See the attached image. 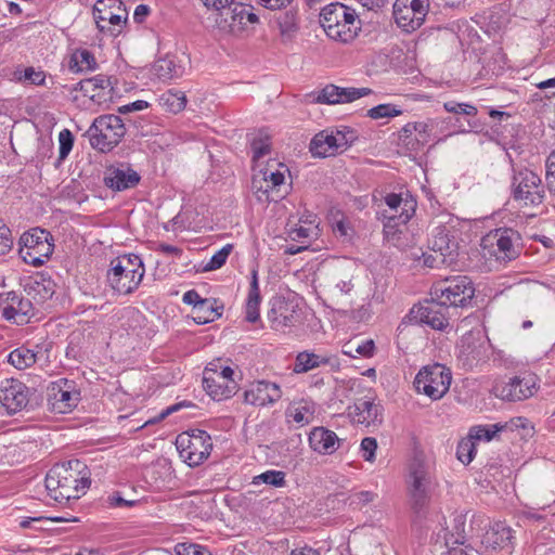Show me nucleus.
I'll list each match as a JSON object with an SVG mask.
<instances>
[{"label":"nucleus","instance_id":"obj_51","mask_svg":"<svg viewBox=\"0 0 555 555\" xmlns=\"http://www.w3.org/2000/svg\"><path fill=\"white\" fill-rule=\"evenodd\" d=\"M335 142V147L338 150L347 149L354 141L356 135L354 131L345 127L343 130H336L333 132Z\"/></svg>","mask_w":555,"mask_h":555},{"label":"nucleus","instance_id":"obj_40","mask_svg":"<svg viewBox=\"0 0 555 555\" xmlns=\"http://www.w3.org/2000/svg\"><path fill=\"white\" fill-rule=\"evenodd\" d=\"M512 539L511 528L503 524H495L491 531L487 532V542L491 545L503 547Z\"/></svg>","mask_w":555,"mask_h":555},{"label":"nucleus","instance_id":"obj_55","mask_svg":"<svg viewBox=\"0 0 555 555\" xmlns=\"http://www.w3.org/2000/svg\"><path fill=\"white\" fill-rule=\"evenodd\" d=\"M47 520H51V521H55V522H64V521H68L69 519L66 517H62V516H60V517H43V516L26 517L21 520L20 526L23 529H28V528L41 529V527H37L35 525L41 524Z\"/></svg>","mask_w":555,"mask_h":555},{"label":"nucleus","instance_id":"obj_6","mask_svg":"<svg viewBox=\"0 0 555 555\" xmlns=\"http://www.w3.org/2000/svg\"><path fill=\"white\" fill-rule=\"evenodd\" d=\"M49 231L34 228L22 234L18 241V254L24 262L34 267L42 266L52 255L54 245Z\"/></svg>","mask_w":555,"mask_h":555},{"label":"nucleus","instance_id":"obj_41","mask_svg":"<svg viewBox=\"0 0 555 555\" xmlns=\"http://www.w3.org/2000/svg\"><path fill=\"white\" fill-rule=\"evenodd\" d=\"M253 485L266 483L273 487H283L285 486V473L282 470H267L260 475H257L253 478Z\"/></svg>","mask_w":555,"mask_h":555},{"label":"nucleus","instance_id":"obj_36","mask_svg":"<svg viewBox=\"0 0 555 555\" xmlns=\"http://www.w3.org/2000/svg\"><path fill=\"white\" fill-rule=\"evenodd\" d=\"M114 263H119L120 267H122V270L128 273H133L141 278L144 276L145 269L143 266V261L140 258V256L135 254L119 256L116 259L112 260L111 266L113 267Z\"/></svg>","mask_w":555,"mask_h":555},{"label":"nucleus","instance_id":"obj_49","mask_svg":"<svg viewBox=\"0 0 555 555\" xmlns=\"http://www.w3.org/2000/svg\"><path fill=\"white\" fill-rule=\"evenodd\" d=\"M443 107L447 112L457 115L476 116L478 113L476 106L467 103H457L454 101L446 102Z\"/></svg>","mask_w":555,"mask_h":555},{"label":"nucleus","instance_id":"obj_30","mask_svg":"<svg viewBox=\"0 0 555 555\" xmlns=\"http://www.w3.org/2000/svg\"><path fill=\"white\" fill-rule=\"evenodd\" d=\"M261 297H260V289L258 284V273L256 270H253L251 272V281L249 286V292L246 300V321L250 323H255L259 320L260 313H259V306H260Z\"/></svg>","mask_w":555,"mask_h":555},{"label":"nucleus","instance_id":"obj_13","mask_svg":"<svg viewBox=\"0 0 555 555\" xmlns=\"http://www.w3.org/2000/svg\"><path fill=\"white\" fill-rule=\"evenodd\" d=\"M449 310L439 299L433 297L418 306H414L410 313V320L418 324H426L434 330L442 331L449 325Z\"/></svg>","mask_w":555,"mask_h":555},{"label":"nucleus","instance_id":"obj_37","mask_svg":"<svg viewBox=\"0 0 555 555\" xmlns=\"http://www.w3.org/2000/svg\"><path fill=\"white\" fill-rule=\"evenodd\" d=\"M507 428V424H491V425H478L474 426L469 430V436L475 441H491L498 433Z\"/></svg>","mask_w":555,"mask_h":555},{"label":"nucleus","instance_id":"obj_63","mask_svg":"<svg viewBox=\"0 0 555 555\" xmlns=\"http://www.w3.org/2000/svg\"><path fill=\"white\" fill-rule=\"evenodd\" d=\"M424 264L428 268H439L440 266H451L452 263H448L447 261H442L441 257L437 253L424 254Z\"/></svg>","mask_w":555,"mask_h":555},{"label":"nucleus","instance_id":"obj_44","mask_svg":"<svg viewBox=\"0 0 555 555\" xmlns=\"http://www.w3.org/2000/svg\"><path fill=\"white\" fill-rule=\"evenodd\" d=\"M476 453V446L475 441L472 439V437L468 435L467 438L462 439L456 449V456L459 461H461L463 464H469Z\"/></svg>","mask_w":555,"mask_h":555},{"label":"nucleus","instance_id":"obj_15","mask_svg":"<svg viewBox=\"0 0 555 555\" xmlns=\"http://www.w3.org/2000/svg\"><path fill=\"white\" fill-rule=\"evenodd\" d=\"M29 402V388L18 379H4L0 384V408L8 415L24 410Z\"/></svg>","mask_w":555,"mask_h":555},{"label":"nucleus","instance_id":"obj_35","mask_svg":"<svg viewBox=\"0 0 555 555\" xmlns=\"http://www.w3.org/2000/svg\"><path fill=\"white\" fill-rule=\"evenodd\" d=\"M328 362V358L315 353L300 352L296 358L294 371L304 373Z\"/></svg>","mask_w":555,"mask_h":555},{"label":"nucleus","instance_id":"obj_39","mask_svg":"<svg viewBox=\"0 0 555 555\" xmlns=\"http://www.w3.org/2000/svg\"><path fill=\"white\" fill-rule=\"evenodd\" d=\"M160 105L169 113L177 114L186 105L185 95L182 92H166L160 98Z\"/></svg>","mask_w":555,"mask_h":555},{"label":"nucleus","instance_id":"obj_53","mask_svg":"<svg viewBox=\"0 0 555 555\" xmlns=\"http://www.w3.org/2000/svg\"><path fill=\"white\" fill-rule=\"evenodd\" d=\"M362 457L366 462H374L375 461V452L377 449V441L373 437H365L361 441L360 446Z\"/></svg>","mask_w":555,"mask_h":555},{"label":"nucleus","instance_id":"obj_43","mask_svg":"<svg viewBox=\"0 0 555 555\" xmlns=\"http://www.w3.org/2000/svg\"><path fill=\"white\" fill-rule=\"evenodd\" d=\"M232 250V244L224 245L211 256L210 260L204 266L203 271L207 272L220 269L225 263Z\"/></svg>","mask_w":555,"mask_h":555},{"label":"nucleus","instance_id":"obj_19","mask_svg":"<svg viewBox=\"0 0 555 555\" xmlns=\"http://www.w3.org/2000/svg\"><path fill=\"white\" fill-rule=\"evenodd\" d=\"M429 247L433 253L439 254L442 261L455 263L457 258L459 244L454 237L450 236V230L446 225H437L434 228Z\"/></svg>","mask_w":555,"mask_h":555},{"label":"nucleus","instance_id":"obj_58","mask_svg":"<svg viewBox=\"0 0 555 555\" xmlns=\"http://www.w3.org/2000/svg\"><path fill=\"white\" fill-rule=\"evenodd\" d=\"M176 555H210V553L196 544L179 543L175 547Z\"/></svg>","mask_w":555,"mask_h":555},{"label":"nucleus","instance_id":"obj_26","mask_svg":"<svg viewBox=\"0 0 555 555\" xmlns=\"http://www.w3.org/2000/svg\"><path fill=\"white\" fill-rule=\"evenodd\" d=\"M408 0H396L392 8V14L396 24L403 30L410 33L422 26L424 23L422 17L412 13L411 9L408 8Z\"/></svg>","mask_w":555,"mask_h":555},{"label":"nucleus","instance_id":"obj_28","mask_svg":"<svg viewBox=\"0 0 555 555\" xmlns=\"http://www.w3.org/2000/svg\"><path fill=\"white\" fill-rule=\"evenodd\" d=\"M17 306H4L2 309V317L7 321H13L16 324H23L29 317L34 314L33 301L30 298L17 299Z\"/></svg>","mask_w":555,"mask_h":555},{"label":"nucleus","instance_id":"obj_57","mask_svg":"<svg viewBox=\"0 0 555 555\" xmlns=\"http://www.w3.org/2000/svg\"><path fill=\"white\" fill-rule=\"evenodd\" d=\"M276 21L282 34L292 33L297 28L296 14L293 12L282 14Z\"/></svg>","mask_w":555,"mask_h":555},{"label":"nucleus","instance_id":"obj_8","mask_svg":"<svg viewBox=\"0 0 555 555\" xmlns=\"http://www.w3.org/2000/svg\"><path fill=\"white\" fill-rule=\"evenodd\" d=\"M481 246L498 260L511 261L520 254L521 235L512 228H498L482 237Z\"/></svg>","mask_w":555,"mask_h":555},{"label":"nucleus","instance_id":"obj_2","mask_svg":"<svg viewBox=\"0 0 555 555\" xmlns=\"http://www.w3.org/2000/svg\"><path fill=\"white\" fill-rule=\"evenodd\" d=\"M320 23L328 38L341 43L351 42L360 30L356 11L338 2L322 9Z\"/></svg>","mask_w":555,"mask_h":555},{"label":"nucleus","instance_id":"obj_24","mask_svg":"<svg viewBox=\"0 0 555 555\" xmlns=\"http://www.w3.org/2000/svg\"><path fill=\"white\" fill-rule=\"evenodd\" d=\"M203 387L205 391L216 401L231 398L236 391L234 379H224L220 376H214L211 373H204Z\"/></svg>","mask_w":555,"mask_h":555},{"label":"nucleus","instance_id":"obj_18","mask_svg":"<svg viewBox=\"0 0 555 555\" xmlns=\"http://www.w3.org/2000/svg\"><path fill=\"white\" fill-rule=\"evenodd\" d=\"M373 93L370 88H341L335 85L325 86L314 101L322 104L350 103Z\"/></svg>","mask_w":555,"mask_h":555},{"label":"nucleus","instance_id":"obj_27","mask_svg":"<svg viewBox=\"0 0 555 555\" xmlns=\"http://www.w3.org/2000/svg\"><path fill=\"white\" fill-rule=\"evenodd\" d=\"M154 72L159 79L169 80L181 77L184 66L177 55L167 54L155 62Z\"/></svg>","mask_w":555,"mask_h":555},{"label":"nucleus","instance_id":"obj_33","mask_svg":"<svg viewBox=\"0 0 555 555\" xmlns=\"http://www.w3.org/2000/svg\"><path fill=\"white\" fill-rule=\"evenodd\" d=\"M215 302L216 299L205 298V300L193 310V320L196 324H207L221 317V312L219 308L215 307Z\"/></svg>","mask_w":555,"mask_h":555},{"label":"nucleus","instance_id":"obj_7","mask_svg":"<svg viewBox=\"0 0 555 555\" xmlns=\"http://www.w3.org/2000/svg\"><path fill=\"white\" fill-rule=\"evenodd\" d=\"M176 447L180 457L190 466L201 465L212 450L210 435L198 428L181 433L176 439Z\"/></svg>","mask_w":555,"mask_h":555},{"label":"nucleus","instance_id":"obj_60","mask_svg":"<svg viewBox=\"0 0 555 555\" xmlns=\"http://www.w3.org/2000/svg\"><path fill=\"white\" fill-rule=\"evenodd\" d=\"M408 8L411 9L412 13H415L416 16L422 17V21H425V17L428 13L429 0H408Z\"/></svg>","mask_w":555,"mask_h":555},{"label":"nucleus","instance_id":"obj_59","mask_svg":"<svg viewBox=\"0 0 555 555\" xmlns=\"http://www.w3.org/2000/svg\"><path fill=\"white\" fill-rule=\"evenodd\" d=\"M13 246L11 230L3 225L0 228V256L8 254Z\"/></svg>","mask_w":555,"mask_h":555},{"label":"nucleus","instance_id":"obj_23","mask_svg":"<svg viewBox=\"0 0 555 555\" xmlns=\"http://www.w3.org/2000/svg\"><path fill=\"white\" fill-rule=\"evenodd\" d=\"M107 281L111 287L118 294H131L138 288L143 278L122 270L119 263H114L107 271Z\"/></svg>","mask_w":555,"mask_h":555},{"label":"nucleus","instance_id":"obj_20","mask_svg":"<svg viewBox=\"0 0 555 555\" xmlns=\"http://www.w3.org/2000/svg\"><path fill=\"white\" fill-rule=\"evenodd\" d=\"M282 397V390L275 383L258 380L244 392V401L251 405L264 406L273 404Z\"/></svg>","mask_w":555,"mask_h":555},{"label":"nucleus","instance_id":"obj_48","mask_svg":"<svg viewBox=\"0 0 555 555\" xmlns=\"http://www.w3.org/2000/svg\"><path fill=\"white\" fill-rule=\"evenodd\" d=\"M353 275L348 271H340L334 279L335 289L344 295L350 294L353 289Z\"/></svg>","mask_w":555,"mask_h":555},{"label":"nucleus","instance_id":"obj_38","mask_svg":"<svg viewBox=\"0 0 555 555\" xmlns=\"http://www.w3.org/2000/svg\"><path fill=\"white\" fill-rule=\"evenodd\" d=\"M250 147L254 160H258L269 154L271 151V138L269 133L263 129L259 130L257 135L251 140Z\"/></svg>","mask_w":555,"mask_h":555},{"label":"nucleus","instance_id":"obj_9","mask_svg":"<svg viewBox=\"0 0 555 555\" xmlns=\"http://www.w3.org/2000/svg\"><path fill=\"white\" fill-rule=\"evenodd\" d=\"M451 372L441 364L424 366L415 376L414 387L433 400L442 398L451 385Z\"/></svg>","mask_w":555,"mask_h":555},{"label":"nucleus","instance_id":"obj_45","mask_svg":"<svg viewBox=\"0 0 555 555\" xmlns=\"http://www.w3.org/2000/svg\"><path fill=\"white\" fill-rule=\"evenodd\" d=\"M454 538L453 543L464 544L466 540V514L456 513L452 520V532Z\"/></svg>","mask_w":555,"mask_h":555},{"label":"nucleus","instance_id":"obj_56","mask_svg":"<svg viewBox=\"0 0 555 555\" xmlns=\"http://www.w3.org/2000/svg\"><path fill=\"white\" fill-rule=\"evenodd\" d=\"M284 179H285L284 173L281 171H272L269 175H267V172H264L263 181L267 183V188L264 190H262V186H259L257 189V193L261 192L262 195H267L268 188L273 189V188L280 186L281 184L284 183Z\"/></svg>","mask_w":555,"mask_h":555},{"label":"nucleus","instance_id":"obj_17","mask_svg":"<svg viewBox=\"0 0 555 555\" xmlns=\"http://www.w3.org/2000/svg\"><path fill=\"white\" fill-rule=\"evenodd\" d=\"M348 414L357 424L376 427L383 423L384 408L373 398L363 397L348 408Z\"/></svg>","mask_w":555,"mask_h":555},{"label":"nucleus","instance_id":"obj_4","mask_svg":"<svg viewBox=\"0 0 555 555\" xmlns=\"http://www.w3.org/2000/svg\"><path fill=\"white\" fill-rule=\"evenodd\" d=\"M126 127L117 115H102L96 117L87 130L90 145L102 152H111L125 137Z\"/></svg>","mask_w":555,"mask_h":555},{"label":"nucleus","instance_id":"obj_25","mask_svg":"<svg viewBox=\"0 0 555 555\" xmlns=\"http://www.w3.org/2000/svg\"><path fill=\"white\" fill-rule=\"evenodd\" d=\"M308 439L311 449L320 454H333L343 442L333 430L324 427H314Z\"/></svg>","mask_w":555,"mask_h":555},{"label":"nucleus","instance_id":"obj_46","mask_svg":"<svg viewBox=\"0 0 555 555\" xmlns=\"http://www.w3.org/2000/svg\"><path fill=\"white\" fill-rule=\"evenodd\" d=\"M59 160H64L70 153L74 145V135L68 129H63L59 133Z\"/></svg>","mask_w":555,"mask_h":555},{"label":"nucleus","instance_id":"obj_29","mask_svg":"<svg viewBox=\"0 0 555 555\" xmlns=\"http://www.w3.org/2000/svg\"><path fill=\"white\" fill-rule=\"evenodd\" d=\"M335 140L332 132L326 130L317 133L310 142V152L315 157H328L335 155L338 151L335 147Z\"/></svg>","mask_w":555,"mask_h":555},{"label":"nucleus","instance_id":"obj_21","mask_svg":"<svg viewBox=\"0 0 555 555\" xmlns=\"http://www.w3.org/2000/svg\"><path fill=\"white\" fill-rule=\"evenodd\" d=\"M104 184L115 192H121L137 186L140 175L128 165L109 167L104 173Z\"/></svg>","mask_w":555,"mask_h":555},{"label":"nucleus","instance_id":"obj_14","mask_svg":"<svg viewBox=\"0 0 555 555\" xmlns=\"http://www.w3.org/2000/svg\"><path fill=\"white\" fill-rule=\"evenodd\" d=\"M80 400V392L74 382L61 378L51 384L48 392V405L54 413L65 414L73 411Z\"/></svg>","mask_w":555,"mask_h":555},{"label":"nucleus","instance_id":"obj_11","mask_svg":"<svg viewBox=\"0 0 555 555\" xmlns=\"http://www.w3.org/2000/svg\"><path fill=\"white\" fill-rule=\"evenodd\" d=\"M538 390V377L531 373L509 378L508 382H496L492 392L496 398L504 401L515 402L532 397Z\"/></svg>","mask_w":555,"mask_h":555},{"label":"nucleus","instance_id":"obj_47","mask_svg":"<svg viewBox=\"0 0 555 555\" xmlns=\"http://www.w3.org/2000/svg\"><path fill=\"white\" fill-rule=\"evenodd\" d=\"M204 373H211L214 376H220L224 379H233L234 374L233 370L228 365H223L220 359L209 362Z\"/></svg>","mask_w":555,"mask_h":555},{"label":"nucleus","instance_id":"obj_52","mask_svg":"<svg viewBox=\"0 0 555 555\" xmlns=\"http://www.w3.org/2000/svg\"><path fill=\"white\" fill-rule=\"evenodd\" d=\"M435 127V121L428 119L427 121H415V132L417 134L416 140L420 143H428L431 138V131Z\"/></svg>","mask_w":555,"mask_h":555},{"label":"nucleus","instance_id":"obj_5","mask_svg":"<svg viewBox=\"0 0 555 555\" xmlns=\"http://www.w3.org/2000/svg\"><path fill=\"white\" fill-rule=\"evenodd\" d=\"M511 194L519 207H539L544 201V188L541 178L531 169H513Z\"/></svg>","mask_w":555,"mask_h":555},{"label":"nucleus","instance_id":"obj_12","mask_svg":"<svg viewBox=\"0 0 555 555\" xmlns=\"http://www.w3.org/2000/svg\"><path fill=\"white\" fill-rule=\"evenodd\" d=\"M430 483L428 468L423 462L415 460L411 464L409 476V495L415 513H421L427 506Z\"/></svg>","mask_w":555,"mask_h":555},{"label":"nucleus","instance_id":"obj_10","mask_svg":"<svg viewBox=\"0 0 555 555\" xmlns=\"http://www.w3.org/2000/svg\"><path fill=\"white\" fill-rule=\"evenodd\" d=\"M415 208L416 202L408 201L399 215H384L383 233L387 243L399 249H405L410 246L411 240L406 224L414 215Z\"/></svg>","mask_w":555,"mask_h":555},{"label":"nucleus","instance_id":"obj_64","mask_svg":"<svg viewBox=\"0 0 555 555\" xmlns=\"http://www.w3.org/2000/svg\"><path fill=\"white\" fill-rule=\"evenodd\" d=\"M374 349H375L374 341L372 339H369V340L362 341L361 344H358L354 348V352L362 357L369 358V357L373 356Z\"/></svg>","mask_w":555,"mask_h":555},{"label":"nucleus","instance_id":"obj_62","mask_svg":"<svg viewBox=\"0 0 555 555\" xmlns=\"http://www.w3.org/2000/svg\"><path fill=\"white\" fill-rule=\"evenodd\" d=\"M24 78L33 85L42 86L46 81V74L42 70H36L34 67H27L24 72Z\"/></svg>","mask_w":555,"mask_h":555},{"label":"nucleus","instance_id":"obj_42","mask_svg":"<svg viewBox=\"0 0 555 555\" xmlns=\"http://www.w3.org/2000/svg\"><path fill=\"white\" fill-rule=\"evenodd\" d=\"M401 114L402 109L391 103L379 104L367 111V116L372 119L392 118Z\"/></svg>","mask_w":555,"mask_h":555},{"label":"nucleus","instance_id":"obj_34","mask_svg":"<svg viewBox=\"0 0 555 555\" xmlns=\"http://www.w3.org/2000/svg\"><path fill=\"white\" fill-rule=\"evenodd\" d=\"M8 361L17 370H25L36 363L37 357L33 350L18 347L9 353Z\"/></svg>","mask_w":555,"mask_h":555},{"label":"nucleus","instance_id":"obj_50","mask_svg":"<svg viewBox=\"0 0 555 555\" xmlns=\"http://www.w3.org/2000/svg\"><path fill=\"white\" fill-rule=\"evenodd\" d=\"M376 493L372 491H359L349 495V505L353 508H362L366 504L373 502L376 498Z\"/></svg>","mask_w":555,"mask_h":555},{"label":"nucleus","instance_id":"obj_31","mask_svg":"<svg viewBox=\"0 0 555 555\" xmlns=\"http://www.w3.org/2000/svg\"><path fill=\"white\" fill-rule=\"evenodd\" d=\"M98 67L93 53L87 49H77L69 59L68 68L73 73L94 70Z\"/></svg>","mask_w":555,"mask_h":555},{"label":"nucleus","instance_id":"obj_61","mask_svg":"<svg viewBox=\"0 0 555 555\" xmlns=\"http://www.w3.org/2000/svg\"><path fill=\"white\" fill-rule=\"evenodd\" d=\"M408 198H402L401 195L391 193L388 194L385 197L386 205L391 209L395 210V214L399 215L402 211V208L404 207V204L408 202ZM410 201H413L412 198Z\"/></svg>","mask_w":555,"mask_h":555},{"label":"nucleus","instance_id":"obj_32","mask_svg":"<svg viewBox=\"0 0 555 555\" xmlns=\"http://www.w3.org/2000/svg\"><path fill=\"white\" fill-rule=\"evenodd\" d=\"M24 291L36 304H42L47 299L51 298L53 291L51 287L44 284V280L30 278L24 284Z\"/></svg>","mask_w":555,"mask_h":555},{"label":"nucleus","instance_id":"obj_1","mask_svg":"<svg viewBox=\"0 0 555 555\" xmlns=\"http://www.w3.org/2000/svg\"><path fill=\"white\" fill-rule=\"evenodd\" d=\"M44 483L50 498L63 503L77 500L85 494L91 480L83 462L69 460L53 465L46 476Z\"/></svg>","mask_w":555,"mask_h":555},{"label":"nucleus","instance_id":"obj_3","mask_svg":"<svg viewBox=\"0 0 555 555\" xmlns=\"http://www.w3.org/2000/svg\"><path fill=\"white\" fill-rule=\"evenodd\" d=\"M475 287L470 278L456 275L434 283L430 297L442 301L449 308H466L472 305Z\"/></svg>","mask_w":555,"mask_h":555},{"label":"nucleus","instance_id":"obj_22","mask_svg":"<svg viewBox=\"0 0 555 555\" xmlns=\"http://www.w3.org/2000/svg\"><path fill=\"white\" fill-rule=\"evenodd\" d=\"M74 90L81 91L85 96L100 104L106 101L107 98H111L113 86L111 77L100 74L92 78L81 80L76 85Z\"/></svg>","mask_w":555,"mask_h":555},{"label":"nucleus","instance_id":"obj_54","mask_svg":"<svg viewBox=\"0 0 555 555\" xmlns=\"http://www.w3.org/2000/svg\"><path fill=\"white\" fill-rule=\"evenodd\" d=\"M545 167V181L547 190L555 194V150L547 156Z\"/></svg>","mask_w":555,"mask_h":555},{"label":"nucleus","instance_id":"obj_16","mask_svg":"<svg viewBox=\"0 0 555 555\" xmlns=\"http://www.w3.org/2000/svg\"><path fill=\"white\" fill-rule=\"evenodd\" d=\"M271 308L268 311V320L275 331L295 326L300 321V309L294 301L285 298H273Z\"/></svg>","mask_w":555,"mask_h":555}]
</instances>
